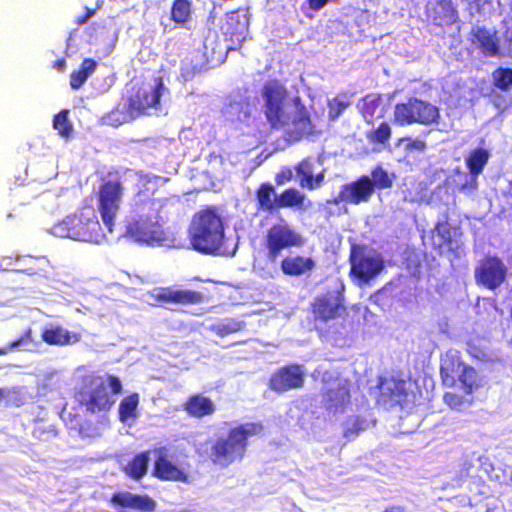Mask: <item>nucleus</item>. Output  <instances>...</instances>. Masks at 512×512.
<instances>
[{
	"mask_svg": "<svg viewBox=\"0 0 512 512\" xmlns=\"http://www.w3.org/2000/svg\"><path fill=\"white\" fill-rule=\"evenodd\" d=\"M261 96L264 101L263 113L271 130H284L287 142H299L304 137L314 134V125L304 105L297 108L293 119L285 110L288 91L279 80L267 81L262 87Z\"/></svg>",
	"mask_w": 512,
	"mask_h": 512,
	"instance_id": "obj_1",
	"label": "nucleus"
},
{
	"mask_svg": "<svg viewBox=\"0 0 512 512\" xmlns=\"http://www.w3.org/2000/svg\"><path fill=\"white\" fill-rule=\"evenodd\" d=\"M165 200L154 198L147 193H136L130 215L125 221L124 236L130 240L150 246H163L167 240V233L161 225V211Z\"/></svg>",
	"mask_w": 512,
	"mask_h": 512,
	"instance_id": "obj_2",
	"label": "nucleus"
},
{
	"mask_svg": "<svg viewBox=\"0 0 512 512\" xmlns=\"http://www.w3.org/2000/svg\"><path fill=\"white\" fill-rule=\"evenodd\" d=\"M219 29L229 44L218 51L213 50L210 57L206 56L205 61L182 67L181 75L185 81H191L213 66L224 63L229 52L236 51L242 46L249 29L248 17L240 9L227 12L220 20Z\"/></svg>",
	"mask_w": 512,
	"mask_h": 512,
	"instance_id": "obj_3",
	"label": "nucleus"
},
{
	"mask_svg": "<svg viewBox=\"0 0 512 512\" xmlns=\"http://www.w3.org/2000/svg\"><path fill=\"white\" fill-rule=\"evenodd\" d=\"M262 431V424L257 422L233 426L226 436H219L210 442L209 460L220 468H227L236 462H241L246 455L249 438Z\"/></svg>",
	"mask_w": 512,
	"mask_h": 512,
	"instance_id": "obj_4",
	"label": "nucleus"
},
{
	"mask_svg": "<svg viewBox=\"0 0 512 512\" xmlns=\"http://www.w3.org/2000/svg\"><path fill=\"white\" fill-rule=\"evenodd\" d=\"M224 222L216 207L196 212L188 227L190 246L205 255H216L224 244Z\"/></svg>",
	"mask_w": 512,
	"mask_h": 512,
	"instance_id": "obj_5",
	"label": "nucleus"
},
{
	"mask_svg": "<svg viewBox=\"0 0 512 512\" xmlns=\"http://www.w3.org/2000/svg\"><path fill=\"white\" fill-rule=\"evenodd\" d=\"M106 382L111 388L112 394L122 393L121 380L115 375H107L106 381L101 376H90L84 380L83 385L77 391L78 402L85 407L88 413H106L115 404L113 396L107 391Z\"/></svg>",
	"mask_w": 512,
	"mask_h": 512,
	"instance_id": "obj_6",
	"label": "nucleus"
},
{
	"mask_svg": "<svg viewBox=\"0 0 512 512\" xmlns=\"http://www.w3.org/2000/svg\"><path fill=\"white\" fill-rule=\"evenodd\" d=\"M53 233L59 237L93 243H99L104 238L95 211L90 207L82 208L57 222L53 226Z\"/></svg>",
	"mask_w": 512,
	"mask_h": 512,
	"instance_id": "obj_7",
	"label": "nucleus"
},
{
	"mask_svg": "<svg viewBox=\"0 0 512 512\" xmlns=\"http://www.w3.org/2000/svg\"><path fill=\"white\" fill-rule=\"evenodd\" d=\"M304 244V236L288 222L281 219L266 230L262 240V250L266 260L276 264L285 251L301 248Z\"/></svg>",
	"mask_w": 512,
	"mask_h": 512,
	"instance_id": "obj_8",
	"label": "nucleus"
},
{
	"mask_svg": "<svg viewBox=\"0 0 512 512\" xmlns=\"http://www.w3.org/2000/svg\"><path fill=\"white\" fill-rule=\"evenodd\" d=\"M124 186L118 172H109L107 179H102L96 192L97 209L109 232L116 224L124 196Z\"/></svg>",
	"mask_w": 512,
	"mask_h": 512,
	"instance_id": "obj_9",
	"label": "nucleus"
},
{
	"mask_svg": "<svg viewBox=\"0 0 512 512\" xmlns=\"http://www.w3.org/2000/svg\"><path fill=\"white\" fill-rule=\"evenodd\" d=\"M440 375L444 385L453 387L456 378L460 382V389L470 395L484 385V377L478 371L465 364L458 355L447 354L441 360Z\"/></svg>",
	"mask_w": 512,
	"mask_h": 512,
	"instance_id": "obj_10",
	"label": "nucleus"
},
{
	"mask_svg": "<svg viewBox=\"0 0 512 512\" xmlns=\"http://www.w3.org/2000/svg\"><path fill=\"white\" fill-rule=\"evenodd\" d=\"M440 119V109L436 105L417 97H409L405 102L397 103L393 111V121L401 127L412 124L438 125Z\"/></svg>",
	"mask_w": 512,
	"mask_h": 512,
	"instance_id": "obj_11",
	"label": "nucleus"
},
{
	"mask_svg": "<svg viewBox=\"0 0 512 512\" xmlns=\"http://www.w3.org/2000/svg\"><path fill=\"white\" fill-rule=\"evenodd\" d=\"M165 87L161 77L156 78L155 85H134L124 104L125 115L123 122L136 119L144 114L150 108H154L160 103Z\"/></svg>",
	"mask_w": 512,
	"mask_h": 512,
	"instance_id": "obj_12",
	"label": "nucleus"
},
{
	"mask_svg": "<svg viewBox=\"0 0 512 512\" xmlns=\"http://www.w3.org/2000/svg\"><path fill=\"white\" fill-rule=\"evenodd\" d=\"M311 313L316 321L327 323L348 315L345 286L340 283L334 289H327L312 301Z\"/></svg>",
	"mask_w": 512,
	"mask_h": 512,
	"instance_id": "obj_13",
	"label": "nucleus"
},
{
	"mask_svg": "<svg viewBox=\"0 0 512 512\" xmlns=\"http://www.w3.org/2000/svg\"><path fill=\"white\" fill-rule=\"evenodd\" d=\"M349 276L359 285L367 284L383 269V261L368 252L367 247L352 244L349 254Z\"/></svg>",
	"mask_w": 512,
	"mask_h": 512,
	"instance_id": "obj_14",
	"label": "nucleus"
},
{
	"mask_svg": "<svg viewBox=\"0 0 512 512\" xmlns=\"http://www.w3.org/2000/svg\"><path fill=\"white\" fill-rule=\"evenodd\" d=\"M322 383L334 384V387L326 388L322 392L324 408L334 414L343 413L351 403V381L338 376L334 377L330 372L326 371L322 376Z\"/></svg>",
	"mask_w": 512,
	"mask_h": 512,
	"instance_id": "obj_15",
	"label": "nucleus"
},
{
	"mask_svg": "<svg viewBox=\"0 0 512 512\" xmlns=\"http://www.w3.org/2000/svg\"><path fill=\"white\" fill-rule=\"evenodd\" d=\"M508 269L501 258L485 255L474 269L475 282L489 290L499 288L507 278Z\"/></svg>",
	"mask_w": 512,
	"mask_h": 512,
	"instance_id": "obj_16",
	"label": "nucleus"
},
{
	"mask_svg": "<svg viewBox=\"0 0 512 512\" xmlns=\"http://www.w3.org/2000/svg\"><path fill=\"white\" fill-rule=\"evenodd\" d=\"M156 455L152 475L161 481L189 483V475L185 470L173 463L168 457V449L161 446L154 449Z\"/></svg>",
	"mask_w": 512,
	"mask_h": 512,
	"instance_id": "obj_17",
	"label": "nucleus"
},
{
	"mask_svg": "<svg viewBox=\"0 0 512 512\" xmlns=\"http://www.w3.org/2000/svg\"><path fill=\"white\" fill-rule=\"evenodd\" d=\"M305 374L299 364H288L277 369L269 379V388L282 393L304 386Z\"/></svg>",
	"mask_w": 512,
	"mask_h": 512,
	"instance_id": "obj_18",
	"label": "nucleus"
},
{
	"mask_svg": "<svg viewBox=\"0 0 512 512\" xmlns=\"http://www.w3.org/2000/svg\"><path fill=\"white\" fill-rule=\"evenodd\" d=\"M374 194L370 177L362 175L356 180L341 186L336 198L333 199L335 205L341 202L352 205H359L368 202Z\"/></svg>",
	"mask_w": 512,
	"mask_h": 512,
	"instance_id": "obj_19",
	"label": "nucleus"
},
{
	"mask_svg": "<svg viewBox=\"0 0 512 512\" xmlns=\"http://www.w3.org/2000/svg\"><path fill=\"white\" fill-rule=\"evenodd\" d=\"M468 40L485 57L500 55V40L495 30L475 25L468 34Z\"/></svg>",
	"mask_w": 512,
	"mask_h": 512,
	"instance_id": "obj_20",
	"label": "nucleus"
},
{
	"mask_svg": "<svg viewBox=\"0 0 512 512\" xmlns=\"http://www.w3.org/2000/svg\"><path fill=\"white\" fill-rule=\"evenodd\" d=\"M379 395L377 403L386 407L402 406L407 400V390L404 380L381 378L378 382Z\"/></svg>",
	"mask_w": 512,
	"mask_h": 512,
	"instance_id": "obj_21",
	"label": "nucleus"
},
{
	"mask_svg": "<svg viewBox=\"0 0 512 512\" xmlns=\"http://www.w3.org/2000/svg\"><path fill=\"white\" fill-rule=\"evenodd\" d=\"M109 501L115 507L139 512H152L156 508V502L150 496L133 494L128 491H119L112 494Z\"/></svg>",
	"mask_w": 512,
	"mask_h": 512,
	"instance_id": "obj_22",
	"label": "nucleus"
},
{
	"mask_svg": "<svg viewBox=\"0 0 512 512\" xmlns=\"http://www.w3.org/2000/svg\"><path fill=\"white\" fill-rule=\"evenodd\" d=\"M277 263L283 275L287 277L308 275L316 268V260L312 256L301 254L282 256Z\"/></svg>",
	"mask_w": 512,
	"mask_h": 512,
	"instance_id": "obj_23",
	"label": "nucleus"
},
{
	"mask_svg": "<svg viewBox=\"0 0 512 512\" xmlns=\"http://www.w3.org/2000/svg\"><path fill=\"white\" fill-rule=\"evenodd\" d=\"M155 299L161 303L195 305L204 301V295L202 292L196 290L162 287L159 289Z\"/></svg>",
	"mask_w": 512,
	"mask_h": 512,
	"instance_id": "obj_24",
	"label": "nucleus"
},
{
	"mask_svg": "<svg viewBox=\"0 0 512 512\" xmlns=\"http://www.w3.org/2000/svg\"><path fill=\"white\" fill-rule=\"evenodd\" d=\"M79 332L69 331L61 325H48L41 331V339L50 346H68L81 340Z\"/></svg>",
	"mask_w": 512,
	"mask_h": 512,
	"instance_id": "obj_25",
	"label": "nucleus"
},
{
	"mask_svg": "<svg viewBox=\"0 0 512 512\" xmlns=\"http://www.w3.org/2000/svg\"><path fill=\"white\" fill-rule=\"evenodd\" d=\"M453 228L447 221L437 222L431 231V246L439 255L455 250V241L452 235Z\"/></svg>",
	"mask_w": 512,
	"mask_h": 512,
	"instance_id": "obj_26",
	"label": "nucleus"
},
{
	"mask_svg": "<svg viewBox=\"0 0 512 512\" xmlns=\"http://www.w3.org/2000/svg\"><path fill=\"white\" fill-rule=\"evenodd\" d=\"M278 195L271 182L261 183L254 192L257 211L268 214L279 211Z\"/></svg>",
	"mask_w": 512,
	"mask_h": 512,
	"instance_id": "obj_27",
	"label": "nucleus"
},
{
	"mask_svg": "<svg viewBox=\"0 0 512 512\" xmlns=\"http://www.w3.org/2000/svg\"><path fill=\"white\" fill-rule=\"evenodd\" d=\"M489 158V151L482 147L471 150L465 158V164L471 177L470 187L472 189H477V177L483 172Z\"/></svg>",
	"mask_w": 512,
	"mask_h": 512,
	"instance_id": "obj_28",
	"label": "nucleus"
},
{
	"mask_svg": "<svg viewBox=\"0 0 512 512\" xmlns=\"http://www.w3.org/2000/svg\"><path fill=\"white\" fill-rule=\"evenodd\" d=\"M183 410L191 417L203 418L210 416L215 411L213 401L202 394H194L187 398L182 405Z\"/></svg>",
	"mask_w": 512,
	"mask_h": 512,
	"instance_id": "obj_29",
	"label": "nucleus"
},
{
	"mask_svg": "<svg viewBox=\"0 0 512 512\" xmlns=\"http://www.w3.org/2000/svg\"><path fill=\"white\" fill-rule=\"evenodd\" d=\"M98 63L93 58H85L80 67L74 70L70 75V87L73 90H79L87 79L95 72Z\"/></svg>",
	"mask_w": 512,
	"mask_h": 512,
	"instance_id": "obj_30",
	"label": "nucleus"
},
{
	"mask_svg": "<svg viewBox=\"0 0 512 512\" xmlns=\"http://www.w3.org/2000/svg\"><path fill=\"white\" fill-rule=\"evenodd\" d=\"M148 463L149 451L140 452L133 456L123 468V471L128 477L134 480H140L147 473Z\"/></svg>",
	"mask_w": 512,
	"mask_h": 512,
	"instance_id": "obj_31",
	"label": "nucleus"
},
{
	"mask_svg": "<svg viewBox=\"0 0 512 512\" xmlns=\"http://www.w3.org/2000/svg\"><path fill=\"white\" fill-rule=\"evenodd\" d=\"M306 196L296 188L284 189L278 195L279 210L281 209H302L305 205Z\"/></svg>",
	"mask_w": 512,
	"mask_h": 512,
	"instance_id": "obj_32",
	"label": "nucleus"
},
{
	"mask_svg": "<svg viewBox=\"0 0 512 512\" xmlns=\"http://www.w3.org/2000/svg\"><path fill=\"white\" fill-rule=\"evenodd\" d=\"M380 102L381 95L379 93H369L360 100L358 110L367 124H373Z\"/></svg>",
	"mask_w": 512,
	"mask_h": 512,
	"instance_id": "obj_33",
	"label": "nucleus"
},
{
	"mask_svg": "<svg viewBox=\"0 0 512 512\" xmlns=\"http://www.w3.org/2000/svg\"><path fill=\"white\" fill-rule=\"evenodd\" d=\"M139 394L134 392L125 396L118 406V418L121 422L125 423L129 419H134L137 416V408L139 406Z\"/></svg>",
	"mask_w": 512,
	"mask_h": 512,
	"instance_id": "obj_34",
	"label": "nucleus"
},
{
	"mask_svg": "<svg viewBox=\"0 0 512 512\" xmlns=\"http://www.w3.org/2000/svg\"><path fill=\"white\" fill-rule=\"evenodd\" d=\"M351 94L341 92L334 98L328 100V118L330 121L337 120L351 104Z\"/></svg>",
	"mask_w": 512,
	"mask_h": 512,
	"instance_id": "obj_35",
	"label": "nucleus"
},
{
	"mask_svg": "<svg viewBox=\"0 0 512 512\" xmlns=\"http://www.w3.org/2000/svg\"><path fill=\"white\" fill-rule=\"evenodd\" d=\"M192 12L191 0H174L171 5V19L177 24H185L190 20Z\"/></svg>",
	"mask_w": 512,
	"mask_h": 512,
	"instance_id": "obj_36",
	"label": "nucleus"
},
{
	"mask_svg": "<svg viewBox=\"0 0 512 512\" xmlns=\"http://www.w3.org/2000/svg\"><path fill=\"white\" fill-rule=\"evenodd\" d=\"M492 85L501 92H508L512 88V68H496L492 72Z\"/></svg>",
	"mask_w": 512,
	"mask_h": 512,
	"instance_id": "obj_37",
	"label": "nucleus"
},
{
	"mask_svg": "<svg viewBox=\"0 0 512 512\" xmlns=\"http://www.w3.org/2000/svg\"><path fill=\"white\" fill-rule=\"evenodd\" d=\"M391 136L392 129L390 124L386 121L381 122L376 128H373L366 133L367 140L373 145H385L389 142Z\"/></svg>",
	"mask_w": 512,
	"mask_h": 512,
	"instance_id": "obj_38",
	"label": "nucleus"
},
{
	"mask_svg": "<svg viewBox=\"0 0 512 512\" xmlns=\"http://www.w3.org/2000/svg\"><path fill=\"white\" fill-rule=\"evenodd\" d=\"M370 182L372 184L373 192L375 189L385 190L393 185V179L388 171L378 165L371 171Z\"/></svg>",
	"mask_w": 512,
	"mask_h": 512,
	"instance_id": "obj_39",
	"label": "nucleus"
},
{
	"mask_svg": "<svg viewBox=\"0 0 512 512\" xmlns=\"http://www.w3.org/2000/svg\"><path fill=\"white\" fill-rule=\"evenodd\" d=\"M484 342L483 339L469 341L467 351L473 358L479 361L491 362L493 361V355Z\"/></svg>",
	"mask_w": 512,
	"mask_h": 512,
	"instance_id": "obj_40",
	"label": "nucleus"
},
{
	"mask_svg": "<svg viewBox=\"0 0 512 512\" xmlns=\"http://www.w3.org/2000/svg\"><path fill=\"white\" fill-rule=\"evenodd\" d=\"M68 114L69 111L64 109L57 113L53 119L54 129L66 139L71 138L73 135V125L68 118Z\"/></svg>",
	"mask_w": 512,
	"mask_h": 512,
	"instance_id": "obj_41",
	"label": "nucleus"
},
{
	"mask_svg": "<svg viewBox=\"0 0 512 512\" xmlns=\"http://www.w3.org/2000/svg\"><path fill=\"white\" fill-rule=\"evenodd\" d=\"M295 170L298 175H301L300 186L309 190H314V175L312 173V166L308 159H303L297 164Z\"/></svg>",
	"mask_w": 512,
	"mask_h": 512,
	"instance_id": "obj_42",
	"label": "nucleus"
},
{
	"mask_svg": "<svg viewBox=\"0 0 512 512\" xmlns=\"http://www.w3.org/2000/svg\"><path fill=\"white\" fill-rule=\"evenodd\" d=\"M243 328V322L236 320H226L217 323L211 327V330L219 337H225L239 332Z\"/></svg>",
	"mask_w": 512,
	"mask_h": 512,
	"instance_id": "obj_43",
	"label": "nucleus"
},
{
	"mask_svg": "<svg viewBox=\"0 0 512 512\" xmlns=\"http://www.w3.org/2000/svg\"><path fill=\"white\" fill-rule=\"evenodd\" d=\"M33 331L31 327H27L17 339L11 341L6 347H0V356L6 355L9 351L19 349L30 343H33Z\"/></svg>",
	"mask_w": 512,
	"mask_h": 512,
	"instance_id": "obj_44",
	"label": "nucleus"
},
{
	"mask_svg": "<svg viewBox=\"0 0 512 512\" xmlns=\"http://www.w3.org/2000/svg\"><path fill=\"white\" fill-rule=\"evenodd\" d=\"M367 423L365 419L354 416L347 419L345 423V428L343 430V436L347 439L355 437L359 435L362 431L366 429Z\"/></svg>",
	"mask_w": 512,
	"mask_h": 512,
	"instance_id": "obj_45",
	"label": "nucleus"
},
{
	"mask_svg": "<svg viewBox=\"0 0 512 512\" xmlns=\"http://www.w3.org/2000/svg\"><path fill=\"white\" fill-rule=\"evenodd\" d=\"M294 178V173L292 168L288 166H283L280 170L275 174L274 180L276 186H282L289 182H291Z\"/></svg>",
	"mask_w": 512,
	"mask_h": 512,
	"instance_id": "obj_46",
	"label": "nucleus"
},
{
	"mask_svg": "<svg viewBox=\"0 0 512 512\" xmlns=\"http://www.w3.org/2000/svg\"><path fill=\"white\" fill-rule=\"evenodd\" d=\"M443 401L451 409H460L465 403L464 397L455 392L444 393Z\"/></svg>",
	"mask_w": 512,
	"mask_h": 512,
	"instance_id": "obj_47",
	"label": "nucleus"
},
{
	"mask_svg": "<svg viewBox=\"0 0 512 512\" xmlns=\"http://www.w3.org/2000/svg\"><path fill=\"white\" fill-rule=\"evenodd\" d=\"M489 98L491 103L499 110H505L511 105V101L501 92L492 90Z\"/></svg>",
	"mask_w": 512,
	"mask_h": 512,
	"instance_id": "obj_48",
	"label": "nucleus"
},
{
	"mask_svg": "<svg viewBox=\"0 0 512 512\" xmlns=\"http://www.w3.org/2000/svg\"><path fill=\"white\" fill-rule=\"evenodd\" d=\"M438 5L442 8L444 17L449 18V23H452L458 17L457 9L453 6L451 0H439Z\"/></svg>",
	"mask_w": 512,
	"mask_h": 512,
	"instance_id": "obj_49",
	"label": "nucleus"
},
{
	"mask_svg": "<svg viewBox=\"0 0 512 512\" xmlns=\"http://www.w3.org/2000/svg\"><path fill=\"white\" fill-rule=\"evenodd\" d=\"M402 141H407L405 149L410 152H424L427 149V143L419 138L412 139L410 137H406L403 138Z\"/></svg>",
	"mask_w": 512,
	"mask_h": 512,
	"instance_id": "obj_50",
	"label": "nucleus"
},
{
	"mask_svg": "<svg viewBox=\"0 0 512 512\" xmlns=\"http://www.w3.org/2000/svg\"><path fill=\"white\" fill-rule=\"evenodd\" d=\"M94 13H95L94 9L87 8L85 14H83L82 16H79L76 19L75 23L77 25L85 24L94 15Z\"/></svg>",
	"mask_w": 512,
	"mask_h": 512,
	"instance_id": "obj_51",
	"label": "nucleus"
},
{
	"mask_svg": "<svg viewBox=\"0 0 512 512\" xmlns=\"http://www.w3.org/2000/svg\"><path fill=\"white\" fill-rule=\"evenodd\" d=\"M382 512H407L406 508L401 505H390L386 507Z\"/></svg>",
	"mask_w": 512,
	"mask_h": 512,
	"instance_id": "obj_52",
	"label": "nucleus"
},
{
	"mask_svg": "<svg viewBox=\"0 0 512 512\" xmlns=\"http://www.w3.org/2000/svg\"><path fill=\"white\" fill-rule=\"evenodd\" d=\"M53 67L56 68L59 71H63L66 67V61L65 59H58L54 62Z\"/></svg>",
	"mask_w": 512,
	"mask_h": 512,
	"instance_id": "obj_53",
	"label": "nucleus"
},
{
	"mask_svg": "<svg viewBox=\"0 0 512 512\" xmlns=\"http://www.w3.org/2000/svg\"><path fill=\"white\" fill-rule=\"evenodd\" d=\"M323 180H324V175L322 173H319L316 176H314V181H313L314 189L318 188L322 184Z\"/></svg>",
	"mask_w": 512,
	"mask_h": 512,
	"instance_id": "obj_54",
	"label": "nucleus"
},
{
	"mask_svg": "<svg viewBox=\"0 0 512 512\" xmlns=\"http://www.w3.org/2000/svg\"><path fill=\"white\" fill-rule=\"evenodd\" d=\"M8 392L3 389V388H0V402L7 396Z\"/></svg>",
	"mask_w": 512,
	"mask_h": 512,
	"instance_id": "obj_55",
	"label": "nucleus"
},
{
	"mask_svg": "<svg viewBox=\"0 0 512 512\" xmlns=\"http://www.w3.org/2000/svg\"><path fill=\"white\" fill-rule=\"evenodd\" d=\"M301 102L300 98L299 97H295L294 98V103L297 105Z\"/></svg>",
	"mask_w": 512,
	"mask_h": 512,
	"instance_id": "obj_56",
	"label": "nucleus"
},
{
	"mask_svg": "<svg viewBox=\"0 0 512 512\" xmlns=\"http://www.w3.org/2000/svg\"><path fill=\"white\" fill-rule=\"evenodd\" d=\"M434 22L435 24L437 25H442V22L441 21H438L437 17L434 18Z\"/></svg>",
	"mask_w": 512,
	"mask_h": 512,
	"instance_id": "obj_57",
	"label": "nucleus"
},
{
	"mask_svg": "<svg viewBox=\"0 0 512 512\" xmlns=\"http://www.w3.org/2000/svg\"><path fill=\"white\" fill-rule=\"evenodd\" d=\"M23 404H24V400L21 398V399L19 400V402L17 403V406H20V405H23Z\"/></svg>",
	"mask_w": 512,
	"mask_h": 512,
	"instance_id": "obj_58",
	"label": "nucleus"
},
{
	"mask_svg": "<svg viewBox=\"0 0 512 512\" xmlns=\"http://www.w3.org/2000/svg\"><path fill=\"white\" fill-rule=\"evenodd\" d=\"M12 392H13V393H18V394H19V390H18V389H15V388H14V389H12Z\"/></svg>",
	"mask_w": 512,
	"mask_h": 512,
	"instance_id": "obj_59",
	"label": "nucleus"
}]
</instances>
